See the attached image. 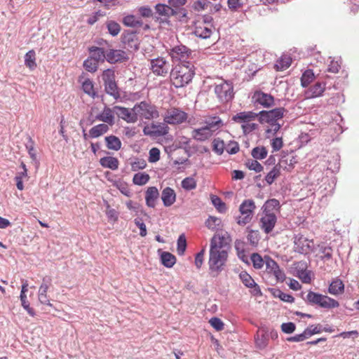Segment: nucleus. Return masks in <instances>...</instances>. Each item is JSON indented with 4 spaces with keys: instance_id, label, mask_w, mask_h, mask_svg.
Wrapping results in <instances>:
<instances>
[{
    "instance_id": "46",
    "label": "nucleus",
    "mask_w": 359,
    "mask_h": 359,
    "mask_svg": "<svg viewBox=\"0 0 359 359\" xmlns=\"http://www.w3.org/2000/svg\"><path fill=\"white\" fill-rule=\"evenodd\" d=\"M319 248L320 253L322 254L320 256L321 259H327L329 260L332 257V249L330 246L326 245L324 243L319 244L318 245Z\"/></svg>"
},
{
    "instance_id": "16",
    "label": "nucleus",
    "mask_w": 359,
    "mask_h": 359,
    "mask_svg": "<svg viewBox=\"0 0 359 359\" xmlns=\"http://www.w3.org/2000/svg\"><path fill=\"white\" fill-rule=\"evenodd\" d=\"M169 55L172 61H179L186 64L191 55V50L184 45H179L173 47L169 50Z\"/></svg>"
},
{
    "instance_id": "1",
    "label": "nucleus",
    "mask_w": 359,
    "mask_h": 359,
    "mask_svg": "<svg viewBox=\"0 0 359 359\" xmlns=\"http://www.w3.org/2000/svg\"><path fill=\"white\" fill-rule=\"evenodd\" d=\"M230 238L227 233H215L210 241L208 266L212 277H217L224 269L228 258Z\"/></svg>"
},
{
    "instance_id": "11",
    "label": "nucleus",
    "mask_w": 359,
    "mask_h": 359,
    "mask_svg": "<svg viewBox=\"0 0 359 359\" xmlns=\"http://www.w3.org/2000/svg\"><path fill=\"white\" fill-rule=\"evenodd\" d=\"M170 65L163 57H158L150 60L149 69L156 76L165 77L168 75Z\"/></svg>"
},
{
    "instance_id": "3",
    "label": "nucleus",
    "mask_w": 359,
    "mask_h": 359,
    "mask_svg": "<svg viewBox=\"0 0 359 359\" xmlns=\"http://www.w3.org/2000/svg\"><path fill=\"white\" fill-rule=\"evenodd\" d=\"M286 110L283 107L275 108L269 111H261L258 113V120L261 124H269L271 128L266 131L268 133H276L280 128V124L278 123L281 120Z\"/></svg>"
},
{
    "instance_id": "42",
    "label": "nucleus",
    "mask_w": 359,
    "mask_h": 359,
    "mask_svg": "<svg viewBox=\"0 0 359 359\" xmlns=\"http://www.w3.org/2000/svg\"><path fill=\"white\" fill-rule=\"evenodd\" d=\"M25 65L30 70H34L36 67V53L34 50H30L25 54Z\"/></svg>"
},
{
    "instance_id": "9",
    "label": "nucleus",
    "mask_w": 359,
    "mask_h": 359,
    "mask_svg": "<svg viewBox=\"0 0 359 359\" xmlns=\"http://www.w3.org/2000/svg\"><path fill=\"white\" fill-rule=\"evenodd\" d=\"M134 110L137 111V116L142 119L151 120L159 117L157 107L147 102H141L134 106Z\"/></svg>"
},
{
    "instance_id": "41",
    "label": "nucleus",
    "mask_w": 359,
    "mask_h": 359,
    "mask_svg": "<svg viewBox=\"0 0 359 359\" xmlns=\"http://www.w3.org/2000/svg\"><path fill=\"white\" fill-rule=\"evenodd\" d=\"M250 260L255 269H262L266 264V255L262 257L259 253L254 252L250 256Z\"/></svg>"
},
{
    "instance_id": "43",
    "label": "nucleus",
    "mask_w": 359,
    "mask_h": 359,
    "mask_svg": "<svg viewBox=\"0 0 359 359\" xmlns=\"http://www.w3.org/2000/svg\"><path fill=\"white\" fill-rule=\"evenodd\" d=\"M82 89L85 93L93 98L97 96V93L94 88V84L90 79H86L82 82Z\"/></svg>"
},
{
    "instance_id": "27",
    "label": "nucleus",
    "mask_w": 359,
    "mask_h": 359,
    "mask_svg": "<svg viewBox=\"0 0 359 359\" xmlns=\"http://www.w3.org/2000/svg\"><path fill=\"white\" fill-rule=\"evenodd\" d=\"M325 90V83L320 82L316 83L315 85L311 86L306 91V97L308 99L320 97L323 95Z\"/></svg>"
},
{
    "instance_id": "44",
    "label": "nucleus",
    "mask_w": 359,
    "mask_h": 359,
    "mask_svg": "<svg viewBox=\"0 0 359 359\" xmlns=\"http://www.w3.org/2000/svg\"><path fill=\"white\" fill-rule=\"evenodd\" d=\"M162 264L167 268H171L176 262V257L168 252H163L161 255Z\"/></svg>"
},
{
    "instance_id": "57",
    "label": "nucleus",
    "mask_w": 359,
    "mask_h": 359,
    "mask_svg": "<svg viewBox=\"0 0 359 359\" xmlns=\"http://www.w3.org/2000/svg\"><path fill=\"white\" fill-rule=\"evenodd\" d=\"M212 202L213 205L215 206V208L219 210L220 212H224L226 210V207L225 203L221 200L220 198L214 196L212 198Z\"/></svg>"
},
{
    "instance_id": "29",
    "label": "nucleus",
    "mask_w": 359,
    "mask_h": 359,
    "mask_svg": "<svg viewBox=\"0 0 359 359\" xmlns=\"http://www.w3.org/2000/svg\"><path fill=\"white\" fill-rule=\"evenodd\" d=\"M156 13L165 18H170L177 14V11L175 10L170 5H165L163 4H156L155 6Z\"/></svg>"
},
{
    "instance_id": "45",
    "label": "nucleus",
    "mask_w": 359,
    "mask_h": 359,
    "mask_svg": "<svg viewBox=\"0 0 359 359\" xmlns=\"http://www.w3.org/2000/svg\"><path fill=\"white\" fill-rule=\"evenodd\" d=\"M150 180V176L146 172H137L134 175L133 182L134 184L143 186Z\"/></svg>"
},
{
    "instance_id": "31",
    "label": "nucleus",
    "mask_w": 359,
    "mask_h": 359,
    "mask_svg": "<svg viewBox=\"0 0 359 359\" xmlns=\"http://www.w3.org/2000/svg\"><path fill=\"white\" fill-rule=\"evenodd\" d=\"M109 130V127L107 124L100 123L90 129L88 135L91 138H97L107 133Z\"/></svg>"
},
{
    "instance_id": "51",
    "label": "nucleus",
    "mask_w": 359,
    "mask_h": 359,
    "mask_svg": "<svg viewBox=\"0 0 359 359\" xmlns=\"http://www.w3.org/2000/svg\"><path fill=\"white\" fill-rule=\"evenodd\" d=\"M107 27L109 34L114 36H117L121 31L119 24L113 20L107 22Z\"/></svg>"
},
{
    "instance_id": "48",
    "label": "nucleus",
    "mask_w": 359,
    "mask_h": 359,
    "mask_svg": "<svg viewBox=\"0 0 359 359\" xmlns=\"http://www.w3.org/2000/svg\"><path fill=\"white\" fill-rule=\"evenodd\" d=\"M268 151L264 147H255L251 152L252 157L255 159H264L266 157Z\"/></svg>"
},
{
    "instance_id": "55",
    "label": "nucleus",
    "mask_w": 359,
    "mask_h": 359,
    "mask_svg": "<svg viewBox=\"0 0 359 359\" xmlns=\"http://www.w3.org/2000/svg\"><path fill=\"white\" fill-rule=\"evenodd\" d=\"M147 162L142 158H136L131 163V170L133 171H137L139 170H143L147 166Z\"/></svg>"
},
{
    "instance_id": "62",
    "label": "nucleus",
    "mask_w": 359,
    "mask_h": 359,
    "mask_svg": "<svg viewBox=\"0 0 359 359\" xmlns=\"http://www.w3.org/2000/svg\"><path fill=\"white\" fill-rule=\"evenodd\" d=\"M247 239L251 244L257 245L259 241V232L251 230L248 234Z\"/></svg>"
},
{
    "instance_id": "61",
    "label": "nucleus",
    "mask_w": 359,
    "mask_h": 359,
    "mask_svg": "<svg viewBox=\"0 0 359 359\" xmlns=\"http://www.w3.org/2000/svg\"><path fill=\"white\" fill-rule=\"evenodd\" d=\"M322 331L320 326L319 325H310L308 327L304 332L307 338L310 337L311 336L315 334H319Z\"/></svg>"
},
{
    "instance_id": "19",
    "label": "nucleus",
    "mask_w": 359,
    "mask_h": 359,
    "mask_svg": "<svg viewBox=\"0 0 359 359\" xmlns=\"http://www.w3.org/2000/svg\"><path fill=\"white\" fill-rule=\"evenodd\" d=\"M277 222V215L273 213H262L260 218L259 225L265 233H271L274 229Z\"/></svg>"
},
{
    "instance_id": "63",
    "label": "nucleus",
    "mask_w": 359,
    "mask_h": 359,
    "mask_svg": "<svg viewBox=\"0 0 359 359\" xmlns=\"http://www.w3.org/2000/svg\"><path fill=\"white\" fill-rule=\"evenodd\" d=\"M160 159V150L158 148L154 147L149 151V161L150 163H155Z\"/></svg>"
},
{
    "instance_id": "12",
    "label": "nucleus",
    "mask_w": 359,
    "mask_h": 359,
    "mask_svg": "<svg viewBox=\"0 0 359 359\" xmlns=\"http://www.w3.org/2000/svg\"><path fill=\"white\" fill-rule=\"evenodd\" d=\"M314 242L313 239H309L304 235L297 234L294 238V250L301 254H308L313 251Z\"/></svg>"
},
{
    "instance_id": "14",
    "label": "nucleus",
    "mask_w": 359,
    "mask_h": 359,
    "mask_svg": "<svg viewBox=\"0 0 359 359\" xmlns=\"http://www.w3.org/2000/svg\"><path fill=\"white\" fill-rule=\"evenodd\" d=\"M293 160L294 158H291L290 160L289 167H287L285 165L287 163V159L280 160L279 163L276 165L265 177L266 183L271 185L280 175L281 168L287 170V171H290L292 169H293Z\"/></svg>"
},
{
    "instance_id": "39",
    "label": "nucleus",
    "mask_w": 359,
    "mask_h": 359,
    "mask_svg": "<svg viewBox=\"0 0 359 359\" xmlns=\"http://www.w3.org/2000/svg\"><path fill=\"white\" fill-rule=\"evenodd\" d=\"M205 226L210 230L217 231L223 228V224L220 218L210 216L205 222Z\"/></svg>"
},
{
    "instance_id": "56",
    "label": "nucleus",
    "mask_w": 359,
    "mask_h": 359,
    "mask_svg": "<svg viewBox=\"0 0 359 359\" xmlns=\"http://www.w3.org/2000/svg\"><path fill=\"white\" fill-rule=\"evenodd\" d=\"M187 248V241L185 236L182 234L177 239V253L180 255H182Z\"/></svg>"
},
{
    "instance_id": "32",
    "label": "nucleus",
    "mask_w": 359,
    "mask_h": 359,
    "mask_svg": "<svg viewBox=\"0 0 359 359\" xmlns=\"http://www.w3.org/2000/svg\"><path fill=\"white\" fill-rule=\"evenodd\" d=\"M122 22L125 26L133 28H139L144 25L142 20L134 15L125 16Z\"/></svg>"
},
{
    "instance_id": "28",
    "label": "nucleus",
    "mask_w": 359,
    "mask_h": 359,
    "mask_svg": "<svg viewBox=\"0 0 359 359\" xmlns=\"http://www.w3.org/2000/svg\"><path fill=\"white\" fill-rule=\"evenodd\" d=\"M280 205L278 200L276 198H271L267 200L262 207V213H273L277 215L280 212Z\"/></svg>"
},
{
    "instance_id": "17",
    "label": "nucleus",
    "mask_w": 359,
    "mask_h": 359,
    "mask_svg": "<svg viewBox=\"0 0 359 359\" xmlns=\"http://www.w3.org/2000/svg\"><path fill=\"white\" fill-rule=\"evenodd\" d=\"M212 25L205 20H198L194 24V34L202 39L209 38L212 33Z\"/></svg>"
},
{
    "instance_id": "49",
    "label": "nucleus",
    "mask_w": 359,
    "mask_h": 359,
    "mask_svg": "<svg viewBox=\"0 0 359 359\" xmlns=\"http://www.w3.org/2000/svg\"><path fill=\"white\" fill-rule=\"evenodd\" d=\"M314 79V74L313 72V70L311 69H307L306 70L302 78H301V83L302 86L303 87L308 86Z\"/></svg>"
},
{
    "instance_id": "33",
    "label": "nucleus",
    "mask_w": 359,
    "mask_h": 359,
    "mask_svg": "<svg viewBox=\"0 0 359 359\" xmlns=\"http://www.w3.org/2000/svg\"><path fill=\"white\" fill-rule=\"evenodd\" d=\"M292 64V57L290 55L284 54L277 60L274 65L276 71H283L287 69Z\"/></svg>"
},
{
    "instance_id": "40",
    "label": "nucleus",
    "mask_w": 359,
    "mask_h": 359,
    "mask_svg": "<svg viewBox=\"0 0 359 359\" xmlns=\"http://www.w3.org/2000/svg\"><path fill=\"white\" fill-rule=\"evenodd\" d=\"M256 346L263 349L266 348L269 343V336L264 330H259L255 337Z\"/></svg>"
},
{
    "instance_id": "50",
    "label": "nucleus",
    "mask_w": 359,
    "mask_h": 359,
    "mask_svg": "<svg viewBox=\"0 0 359 359\" xmlns=\"http://www.w3.org/2000/svg\"><path fill=\"white\" fill-rule=\"evenodd\" d=\"M98 62H97L95 59L91 57H88L83 62V67L88 72H95L97 71L98 68Z\"/></svg>"
},
{
    "instance_id": "25",
    "label": "nucleus",
    "mask_w": 359,
    "mask_h": 359,
    "mask_svg": "<svg viewBox=\"0 0 359 359\" xmlns=\"http://www.w3.org/2000/svg\"><path fill=\"white\" fill-rule=\"evenodd\" d=\"M158 198L159 192L156 187H149L147 188L145 192V201L148 207L154 208Z\"/></svg>"
},
{
    "instance_id": "23",
    "label": "nucleus",
    "mask_w": 359,
    "mask_h": 359,
    "mask_svg": "<svg viewBox=\"0 0 359 359\" xmlns=\"http://www.w3.org/2000/svg\"><path fill=\"white\" fill-rule=\"evenodd\" d=\"M114 108L111 109L106 107L101 113L96 116V120L112 126L114 124Z\"/></svg>"
},
{
    "instance_id": "34",
    "label": "nucleus",
    "mask_w": 359,
    "mask_h": 359,
    "mask_svg": "<svg viewBox=\"0 0 359 359\" xmlns=\"http://www.w3.org/2000/svg\"><path fill=\"white\" fill-rule=\"evenodd\" d=\"M104 141L107 148L109 150L118 151L121 148V141L115 135H111L105 137Z\"/></svg>"
},
{
    "instance_id": "26",
    "label": "nucleus",
    "mask_w": 359,
    "mask_h": 359,
    "mask_svg": "<svg viewBox=\"0 0 359 359\" xmlns=\"http://www.w3.org/2000/svg\"><path fill=\"white\" fill-rule=\"evenodd\" d=\"M161 199L164 206L170 207L176 201V194L172 188L166 187L162 191Z\"/></svg>"
},
{
    "instance_id": "60",
    "label": "nucleus",
    "mask_w": 359,
    "mask_h": 359,
    "mask_svg": "<svg viewBox=\"0 0 359 359\" xmlns=\"http://www.w3.org/2000/svg\"><path fill=\"white\" fill-rule=\"evenodd\" d=\"M124 40H125L124 43H128V45L130 48H133L134 50L138 49V44H137V39H136V36L135 34H130L128 36H125Z\"/></svg>"
},
{
    "instance_id": "6",
    "label": "nucleus",
    "mask_w": 359,
    "mask_h": 359,
    "mask_svg": "<svg viewBox=\"0 0 359 359\" xmlns=\"http://www.w3.org/2000/svg\"><path fill=\"white\" fill-rule=\"evenodd\" d=\"M214 93L220 103L226 104L231 102L234 97L233 83L229 81H223L221 83L216 84L214 87Z\"/></svg>"
},
{
    "instance_id": "52",
    "label": "nucleus",
    "mask_w": 359,
    "mask_h": 359,
    "mask_svg": "<svg viewBox=\"0 0 359 359\" xmlns=\"http://www.w3.org/2000/svg\"><path fill=\"white\" fill-rule=\"evenodd\" d=\"M114 186L126 196H130L131 194L130 189L128 184L123 181H117L115 182Z\"/></svg>"
},
{
    "instance_id": "24",
    "label": "nucleus",
    "mask_w": 359,
    "mask_h": 359,
    "mask_svg": "<svg viewBox=\"0 0 359 359\" xmlns=\"http://www.w3.org/2000/svg\"><path fill=\"white\" fill-rule=\"evenodd\" d=\"M205 127L213 133L224 126L222 120L219 116H208L205 118Z\"/></svg>"
},
{
    "instance_id": "64",
    "label": "nucleus",
    "mask_w": 359,
    "mask_h": 359,
    "mask_svg": "<svg viewBox=\"0 0 359 359\" xmlns=\"http://www.w3.org/2000/svg\"><path fill=\"white\" fill-rule=\"evenodd\" d=\"M210 324L217 331H221L224 329L223 322L218 318L214 317L209 320Z\"/></svg>"
},
{
    "instance_id": "10",
    "label": "nucleus",
    "mask_w": 359,
    "mask_h": 359,
    "mask_svg": "<svg viewBox=\"0 0 359 359\" xmlns=\"http://www.w3.org/2000/svg\"><path fill=\"white\" fill-rule=\"evenodd\" d=\"M102 80L104 84V89L107 93L117 98L120 96L118 86L115 81L114 71L107 69L102 72Z\"/></svg>"
},
{
    "instance_id": "30",
    "label": "nucleus",
    "mask_w": 359,
    "mask_h": 359,
    "mask_svg": "<svg viewBox=\"0 0 359 359\" xmlns=\"http://www.w3.org/2000/svg\"><path fill=\"white\" fill-rule=\"evenodd\" d=\"M191 135L194 140L204 142L210 138L212 134L205 126H203L200 128L194 129L192 131Z\"/></svg>"
},
{
    "instance_id": "58",
    "label": "nucleus",
    "mask_w": 359,
    "mask_h": 359,
    "mask_svg": "<svg viewBox=\"0 0 359 359\" xmlns=\"http://www.w3.org/2000/svg\"><path fill=\"white\" fill-rule=\"evenodd\" d=\"M225 150L229 154H235L239 151V145L236 141H230L227 144H225Z\"/></svg>"
},
{
    "instance_id": "4",
    "label": "nucleus",
    "mask_w": 359,
    "mask_h": 359,
    "mask_svg": "<svg viewBox=\"0 0 359 359\" xmlns=\"http://www.w3.org/2000/svg\"><path fill=\"white\" fill-rule=\"evenodd\" d=\"M258 116V114L254 111H241L233 116L232 121L241 124L243 132L248 134L257 128V124L252 123Z\"/></svg>"
},
{
    "instance_id": "54",
    "label": "nucleus",
    "mask_w": 359,
    "mask_h": 359,
    "mask_svg": "<svg viewBox=\"0 0 359 359\" xmlns=\"http://www.w3.org/2000/svg\"><path fill=\"white\" fill-rule=\"evenodd\" d=\"M182 187L185 190L190 191L196 187V182L193 177H186L182 181Z\"/></svg>"
},
{
    "instance_id": "8",
    "label": "nucleus",
    "mask_w": 359,
    "mask_h": 359,
    "mask_svg": "<svg viewBox=\"0 0 359 359\" xmlns=\"http://www.w3.org/2000/svg\"><path fill=\"white\" fill-rule=\"evenodd\" d=\"M189 117L187 112L178 107L168 108L163 115V121L169 125H180L185 123Z\"/></svg>"
},
{
    "instance_id": "36",
    "label": "nucleus",
    "mask_w": 359,
    "mask_h": 359,
    "mask_svg": "<svg viewBox=\"0 0 359 359\" xmlns=\"http://www.w3.org/2000/svg\"><path fill=\"white\" fill-rule=\"evenodd\" d=\"M107 60L110 63H114L126 59V53L121 50H110L107 53Z\"/></svg>"
},
{
    "instance_id": "18",
    "label": "nucleus",
    "mask_w": 359,
    "mask_h": 359,
    "mask_svg": "<svg viewBox=\"0 0 359 359\" xmlns=\"http://www.w3.org/2000/svg\"><path fill=\"white\" fill-rule=\"evenodd\" d=\"M252 98L255 104H259L264 108H270L275 105L273 96L261 90H256Z\"/></svg>"
},
{
    "instance_id": "15",
    "label": "nucleus",
    "mask_w": 359,
    "mask_h": 359,
    "mask_svg": "<svg viewBox=\"0 0 359 359\" xmlns=\"http://www.w3.org/2000/svg\"><path fill=\"white\" fill-rule=\"evenodd\" d=\"M266 272L273 276L276 281L283 282L285 279L284 271L280 269L277 262L269 255H266Z\"/></svg>"
},
{
    "instance_id": "7",
    "label": "nucleus",
    "mask_w": 359,
    "mask_h": 359,
    "mask_svg": "<svg viewBox=\"0 0 359 359\" xmlns=\"http://www.w3.org/2000/svg\"><path fill=\"white\" fill-rule=\"evenodd\" d=\"M256 205L252 199L244 200L239 206L240 215L237 217L236 222L240 226H245L250 223L252 219Z\"/></svg>"
},
{
    "instance_id": "59",
    "label": "nucleus",
    "mask_w": 359,
    "mask_h": 359,
    "mask_svg": "<svg viewBox=\"0 0 359 359\" xmlns=\"http://www.w3.org/2000/svg\"><path fill=\"white\" fill-rule=\"evenodd\" d=\"M297 276L304 283H310L311 281L310 271H307V270L298 271Z\"/></svg>"
},
{
    "instance_id": "13",
    "label": "nucleus",
    "mask_w": 359,
    "mask_h": 359,
    "mask_svg": "<svg viewBox=\"0 0 359 359\" xmlns=\"http://www.w3.org/2000/svg\"><path fill=\"white\" fill-rule=\"evenodd\" d=\"M169 128L164 123H151L143 128V133L145 135L152 137H158L165 135L168 133Z\"/></svg>"
},
{
    "instance_id": "20",
    "label": "nucleus",
    "mask_w": 359,
    "mask_h": 359,
    "mask_svg": "<svg viewBox=\"0 0 359 359\" xmlns=\"http://www.w3.org/2000/svg\"><path fill=\"white\" fill-rule=\"evenodd\" d=\"M114 110L117 116L128 123H135L137 121V111L133 109H128L120 106H114Z\"/></svg>"
},
{
    "instance_id": "5",
    "label": "nucleus",
    "mask_w": 359,
    "mask_h": 359,
    "mask_svg": "<svg viewBox=\"0 0 359 359\" xmlns=\"http://www.w3.org/2000/svg\"><path fill=\"white\" fill-rule=\"evenodd\" d=\"M306 301L312 305H317L323 309H334L339 306V303L326 295L309 291L306 295Z\"/></svg>"
},
{
    "instance_id": "37",
    "label": "nucleus",
    "mask_w": 359,
    "mask_h": 359,
    "mask_svg": "<svg viewBox=\"0 0 359 359\" xmlns=\"http://www.w3.org/2000/svg\"><path fill=\"white\" fill-rule=\"evenodd\" d=\"M88 50L90 53V57L95 59L97 62H104L105 59L107 60V57L103 48L96 46H91L88 48Z\"/></svg>"
},
{
    "instance_id": "21",
    "label": "nucleus",
    "mask_w": 359,
    "mask_h": 359,
    "mask_svg": "<svg viewBox=\"0 0 359 359\" xmlns=\"http://www.w3.org/2000/svg\"><path fill=\"white\" fill-rule=\"evenodd\" d=\"M51 281L52 280L50 278H43V282L39 287L38 292L39 301L42 304L48 305L49 306H53V304L50 303L49 297L48 296V290L51 286Z\"/></svg>"
},
{
    "instance_id": "35",
    "label": "nucleus",
    "mask_w": 359,
    "mask_h": 359,
    "mask_svg": "<svg viewBox=\"0 0 359 359\" xmlns=\"http://www.w3.org/2000/svg\"><path fill=\"white\" fill-rule=\"evenodd\" d=\"M344 291V285L341 280L336 278L332 281L328 287V292L333 295L341 294Z\"/></svg>"
},
{
    "instance_id": "53",
    "label": "nucleus",
    "mask_w": 359,
    "mask_h": 359,
    "mask_svg": "<svg viewBox=\"0 0 359 359\" xmlns=\"http://www.w3.org/2000/svg\"><path fill=\"white\" fill-rule=\"evenodd\" d=\"M25 177H28L27 170H22V172H18L17 174V175L15 177L16 187L20 191L24 189L22 180H23V178H25Z\"/></svg>"
},
{
    "instance_id": "38",
    "label": "nucleus",
    "mask_w": 359,
    "mask_h": 359,
    "mask_svg": "<svg viewBox=\"0 0 359 359\" xmlns=\"http://www.w3.org/2000/svg\"><path fill=\"white\" fill-rule=\"evenodd\" d=\"M100 163L102 167L110 168L112 170L118 169L119 165L118 158L113 156H105L101 158Z\"/></svg>"
},
{
    "instance_id": "22",
    "label": "nucleus",
    "mask_w": 359,
    "mask_h": 359,
    "mask_svg": "<svg viewBox=\"0 0 359 359\" xmlns=\"http://www.w3.org/2000/svg\"><path fill=\"white\" fill-rule=\"evenodd\" d=\"M239 278L241 280L242 283L247 287L251 288L252 290L251 292L254 295H258L262 294L259 285L255 282L252 276L246 271L241 272V273L239 274Z\"/></svg>"
},
{
    "instance_id": "47",
    "label": "nucleus",
    "mask_w": 359,
    "mask_h": 359,
    "mask_svg": "<svg viewBox=\"0 0 359 359\" xmlns=\"http://www.w3.org/2000/svg\"><path fill=\"white\" fill-rule=\"evenodd\" d=\"M212 150L217 155H222L225 149V143L220 138H215L212 141Z\"/></svg>"
},
{
    "instance_id": "2",
    "label": "nucleus",
    "mask_w": 359,
    "mask_h": 359,
    "mask_svg": "<svg viewBox=\"0 0 359 359\" xmlns=\"http://www.w3.org/2000/svg\"><path fill=\"white\" fill-rule=\"evenodd\" d=\"M194 74V66L191 63H180L171 69L170 81L175 88H183L192 81Z\"/></svg>"
}]
</instances>
